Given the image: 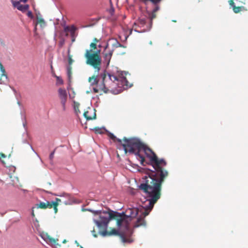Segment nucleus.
Here are the masks:
<instances>
[{
  "instance_id": "1",
  "label": "nucleus",
  "mask_w": 248,
  "mask_h": 248,
  "mask_svg": "<svg viewBox=\"0 0 248 248\" xmlns=\"http://www.w3.org/2000/svg\"><path fill=\"white\" fill-rule=\"evenodd\" d=\"M149 171L151 173L145 172L146 175L142 178L138 187L145 194L146 201L149 202L148 205L141 207L145 210L150 208L151 211L160 198L162 185L168 175V171L162 167H159L157 169L154 167V170L150 169Z\"/></svg>"
},
{
  "instance_id": "2",
  "label": "nucleus",
  "mask_w": 248,
  "mask_h": 248,
  "mask_svg": "<svg viewBox=\"0 0 248 248\" xmlns=\"http://www.w3.org/2000/svg\"><path fill=\"white\" fill-rule=\"evenodd\" d=\"M106 65V64H105ZM106 66L103 70V72L101 73L99 75L97 74V72L94 73V75L92 77L89 78V81L91 82V80L93 79V82L91 83V85H97L99 87V89L105 93L109 92L110 88L111 86H113L112 74L107 71Z\"/></svg>"
},
{
  "instance_id": "3",
  "label": "nucleus",
  "mask_w": 248,
  "mask_h": 248,
  "mask_svg": "<svg viewBox=\"0 0 248 248\" xmlns=\"http://www.w3.org/2000/svg\"><path fill=\"white\" fill-rule=\"evenodd\" d=\"M143 142L140 139L134 137L130 141L128 144L123 145V150L125 154L128 153L131 155H134L137 159L139 160L140 164H143L144 156L140 154L142 149H143Z\"/></svg>"
},
{
  "instance_id": "4",
  "label": "nucleus",
  "mask_w": 248,
  "mask_h": 248,
  "mask_svg": "<svg viewBox=\"0 0 248 248\" xmlns=\"http://www.w3.org/2000/svg\"><path fill=\"white\" fill-rule=\"evenodd\" d=\"M85 57L87 59L86 64L91 65L96 69L95 73L97 72L98 74L101 69L102 62L100 55L96 54L95 51L91 49L86 50Z\"/></svg>"
},
{
  "instance_id": "5",
  "label": "nucleus",
  "mask_w": 248,
  "mask_h": 248,
  "mask_svg": "<svg viewBox=\"0 0 248 248\" xmlns=\"http://www.w3.org/2000/svg\"><path fill=\"white\" fill-rule=\"evenodd\" d=\"M109 222H103V229L102 231H98V234H100L101 236H102L103 237H106V236H110L112 235H118L120 236V237L121 239V241L122 242H131L132 241L131 240H126L124 238V234L123 232H120V231L119 230H117L116 229H113L111 231L108 232V224Z\"/></svg>"
},
{
  "instance_id": "6",
  "label": "nucleus",
  "mask_w": 248,
  "mask_h": 248,
  "mask_svg": "<svg viewBox=\"0 0 248 248\" xmlns=\"http://www.w3.org/2000/svg\"><path fill=\"white\" fill-rule=\"evenodd\" d=\"M108 42L111 43L112 48L109 50L108 53H103L104 54L103 63L106 64V67H108L110 61L115 48H118V46H119V42L116 38H110L108 39Z\"/></svg>"
},
{
  "instance_id": "7",
  "label": "nucleus",
  "mask_w": 248,
  "mask_h": 248,
  "mask_svg": "<svg viewBox=\"0 0 248 248\" xmlns=\"http://www.w3.org/2000/svg\"><path fill=\"white\" fill-rule=\"evenodd\" d=\"M149 214V211L146 210L143 211L141 213L142 216H140L137 218L136 222L134 225L133 228H136L142 226L145 227L146 223L144 217L148 216Z\"/></svg>"
},
{
  "instance_id": "8",
  "label": "nucleus",
  "mask_w": 248,
  "mask_h": 248,
  "mask_svg": "<svg viewBox=\"0 0 248 248\" xmlns=\"http://www.w3.org/2000/svg\"><path fill=\"white\" fill-rule=\"evenodd\" d=\"M147 157L151 160L152 162H154V164L158 167H160V165L166 166L167 162L164 158L159 159L155 154H154V155H147Z\"/></svg>"
},
{
  "instance_id": "9",
  "label": "nucleus",
  "mask_w": 248,
  "mask_h": 248,
  "mask_svg": "<svg viewBox=\"0 0 248 248\" xmlns=\"http://www.w3.org/2000/svg\"><path fill=\"white\" fill-rule=\"evenodd\" d=\"M11 2L13 4V6L15 8H16L19 11L22 12V13H24L29 9V4H21L19 1H15L14 0H11Z\"/></svg>"
},
{
  "instance_id": "10",
  "label": "nucleus",
  "mask_w": 248,
  "mask_h": 248,
  "mask_svg": "<svg viewBox=\"0 0 248 248\" xmlns=\"http://www.w3.org/2000/svg\"><path fill=\"white\" fill-rule=\"evenodd\" d=\"M130 221L131 219H129L127 216L119 217L117 220V230H120L123 223L128 224L129 222Z\"/></svg>"
},
{
  "instance_id": "11",
  "label": "nucleus",
  "mask_w": 248,
  "mask_h": 248,
  "mask_svg": "<svg viewBox=\"0 0 248 248\" xmlns=\"http://www.w3.org/2000/svg\"><path fill=\"white\" fill-rule=\"evenodd\" d=\"M131 164L130 165V166L131 167V169H129V170L132 172H144L145 170L149 171L150 170V169L147 168H142L140 167L138 165L133 164L131 162H130Z\"/></svg>"
},
{
  "instance_id": "12",
  "label": "nucleus",
  "mask_w": 248,
  "mask_h": 248,
  "mask_svg": "<svg viewBox=\"0 0 248 248\" xmlns=\"http://www.w3.org/2000/svg\"><path fill=\"white\" fill-rule=\"evenodd\" d=\"M162 0H141V1L145 4H147L148 1H150L153 4L155 5L154 8L151 12L155 13L160 9V7L158 5Z\"/></svg>"
},
{
  "instance_id": "13",
  "label": "nucleus",
  "mask_w": 248,
  "mask_h": 248,
  "mask_svg": "<svg viewBox=\"0 0 248 248\" xmlns=\"http://www.w3.org/2000/svg\"><path fill=\"white\" fill-rule=\"evenodd\" d=\"M23 126L25 128V132L22 134V142L24 144H29V142L28 141V139L30 138L29 135L27 133V128H26V122H23Z\"/></svg>"
},
{
  "instance_id": "14",
  "label": "nucleus",
  "mask_w": 248,
  "mask_h": 248,
  "mask_svg": "<svg viewBox=\"0 0 248 248\" xmlns=\"http://www.w3.org/2000/svg\"><path fill=\"white\" fill-rule=\"evenodd\" d=\"M78 28L75 26L74 25H72L71 26V29L70 30V36L71 37L72 42H74L76 40V38L77 36V33H76L77 31L78 30Z\"/></svg>"
},
{
  "instance_id": "15",
  "label": "nucleus",
  "mask_w": 248,
  "mask_h": 248,
  "mask_svg": "<svg viewBox=\"0 0 248 248\" xmlns=\"http://www.w3.org/2000/svg\"><path fill=\"white\" fill-rule=\"evenodd\" d=\"M146 13L148 15V18L150 19L149 24L147 26L148 31H150L153 25V20L156 17V15L154 13L148 10L146 11Z\"/></svg>"
},
{
  "instance_id": "16",
  "label": "nucleus",
  "mask_w": 248,
  "mask_h": 248,
  "mask_svg": "<svg viewBox=\"0 0 248 248\" xmlns=\"http://www.w3.org/2000/svg\"><path fill=\"white\" fill-rule=\"evenodd\" d=\"M123 232L124 234V238L126 240H131L132 241L131 242H123V243H128V244H131L133 242V240L131 238V237L132 236L133 233H134V230L133 229H131V230H130L128 232Z\"/></svg>"
},
{
  "instance_id": "17",
  "label": "nucleus",
  "mask_w": 248,
  "mask_h": 248,
  "mask_svg": "<svg viewBox=\"0 0 248 248\" xmlns=\"http://www.w3.org/2000/svg\"><path fill=\"white\" fill-rule=\"evenodd\" d=\"M146 23V20L145 18H141L139 17L138 19L134 23L133 26H138L139 27H143Z\"/></svg>"
},
{
  "instance_id": "18",
  "label": "nucleus",
  "mask_w": 248,
  "mask_h": 248,
  "mask_svg": "<svg viewBox=\"0 0 248 248\" xmlns=\"http://www.w3.org/2000/svg\"><path fill=\"white\" fill-rule=\"evenodd\" d=\"M144 147L143 149H142L144 152L145 155L147 157V155H154V154H155L150 148H149L147 145L143 143Z\"/></svg>"
},
{
  "instance_id": "19",
  "label": "nucleus",
  "mask_w": 248,
  "mask_h": 248,
  "mask_svg": "<svg viewBox=\"0 0 248 248\" xmlns=\"http://www.w3.org/2000/svg\"><path fill=\"white\" fill-rule=\"evenodd\" d=\"M109 212L110 213H109L108 217L110 221L115 219H118V218H119V216L120 215L119 212L112 210H110Z\"/></svg>"
},
{
  "instance_id": "20",
  "label": "nucleus",
  "mask_w": 248,
  "mask_h": 248,
  "mask_svg": "<svg viewBox=\"0 0 248 248\" xmlns=\"http://www.w3.org/2000/svg\"><path fill=\"white\" fill-rule=\"evenodd\" d=\"M129 210H130V214L127 215V216L131 220L133 218H135L138 216L140 209L139 208H136V210L135 211L131 208H129Z\"/></svg>"
},
{
  "instance_id": "21",
  "label": "nucleus",
  "mask_w": 248,
  "mask_h": 248,
  "mask_svg": "<svg viewBox=\"0 0 248 248\" xmlns=\"http://www.w3.org/2000/svg\"><path fill=\"white\" fill-rule=\"evenodd\" d=\"M49 201H46V202H40L35 204V206L37 208L46 209L48 207Z\"/></svg>"
},
{
  "instance_id": "22",
  "label": "nucleus",
  "mask_w": 248,
  "mask_h": 248,
  "mask_svg": "<svg viewBox=\"0 0 248 248\" xmlns=\"http://www.w3.org/2000/svg\"><path fill=\"white\" fill-rule=\"evenodd\" d=\"M59 94L61 99H67V93L65 90L60 88L59 89Z\"/></svg>"
},
{
  "instance_id": "23",
  "label": "nucleus",
  "mask_w": 248,
  "mask_h": 248,
  "mask_svg": "<svg viewBox=\"0 0 248 248\" xmlns=\"http://www.w3.org/2000/svg\"><path fill=\"white\" fill-rule=\"evenodd\" d=\"M93 221L95 224L96 226L98 229V231H102L103 229V222L99 219L93 218Z\"/></svg>"
},
{
  "instance_id": "24",
  "label": "nucleus",
  "mask_w": 248,
  "mask_h": 248,
  "mask_svg": "<svg viewBox=\"0 0 248 248\" xmlns=\"http://www.w3.org/2000/svg\"><path fill=\"white\" fill-rule=\"evenodd\" d=\"M93 117H91L90 116H89L88 115V114L89 113V112L88 111H85L84 114H83V116L84 117L86 118V119L88 121V120H93V119H96V113H95V109L94 108L93 109Z\"/></svg>"
},
{
  "instance_id": "25",
  "label": "nucleus",
  "mask_w": 248,
  "mask_h": 248,
  "mask_svg": "<svg viewBox=\"0 0 248 248\" xmlns=\"http://www.w3.org/2000/svg\"><path fill=\"white\" fill-rule=\"evenodd\" d=\"M39 235L46 243H48V239L49 236L47 233L39 232Z\"/></svg>"
},
{
  "instance_id": "26",
  "label": "nucleus",
  "mask_w": 248,
  "mask_h": 248,
  "mask_svg": "<svg viewBox=\"0 0 248 248\" xmlns=\"http://www.w3.org/2000/svg\"><path fill=\"white\" fill-rule=\"evenodd\" d=\"M102 128L104 129L106 132L108 133L109 138L113 141H115V139H116V136H115L112 133L107 130L104 126L102 127Z\"/></svg>"
},
{
  "instance_id": "27",
  "label": "nucleus",
  "mask_w": 248,
  "mask_h": 248,
  "mask_svg": "<svg viewBox=\"0 0 248 248\" xmlns=\"http://www.w3.org/2000/svg\"><path fill=\"white\" fill-rule=\"evenodd\" d=\"M82 210L83 211H90L91 212H92V213H94L95 215H98L99 214H101V210H93V209H92L91 208H86V209L83 208Z\"/></svg>"
},
{
  "instance_id": "28",
  "label": "nucleus",
  "mask_w": 248,
  "mask_h": 248,
  "mask_svg": "<svg viewBox=\"0 0 248 248\" xmlns=\"http://www.w3.org/2000/svg\"><path fill=\"white\" fill-rule=\"evenodd\" d=\"M57 240H58V239H57ZM47 244H50V245H51L52 246H54V245L60 246V245L58 243H56V240H55L54 238L50 237V236L49 237V238L48 239V243Z\"/></svg>"
},
{
  "instance_id": "29",
  "label": "nucleus",
  "mask_w": 248,
  "mask_h": 248,
  "mask_svg": "<svg viewBox=\"0 0 248 248\" xmlns=\"http://www.w3.org/2000/svg\"><path fill=\"white\" fill-rule=\"evenodd\" d=\"M44 21H45V20L42 17V16L39 12L37 14L36 21L35 23H36V25H38L39 22H44Z\"/></svg>"
},
{
  "instance_id": "30",
  "label": "nucleus",
  "mask_w": 248,
  "mask_h": 248,
  "mask_svg": "<svg viewBox=\"0 0 248 248\" xmlns=\"http://www.w3.org/2000/svg\"><path fill=\"white\" fill-rule=\"evenodd\" d=\"M0 70L2 73V74L1 75V78H2V77H4L6 79H7V76L5 74V69L0 62Z\"/></svg>"
},
{
  "instance_id": "31",
  "label": "nucleus",
  "mask_w": 248,
  "mask_h": 248,
  "mask_svg": "<svg viewBox=\"0 0 248 248\" xmlns=\"http://www.w3.org/2000/svg\"><path fill=\"white\" fill-rule=\"evenodd\" d=\"M141 165L143 166H145L146 165H151L153 167V169H154V167H155V166L154 165V162H151V160H150L149 161L146 160L144 156V160H143V164H141Z\"/></svg>"
},
{
  "instance_id": "32",
  "label": "nucleus",
  "mask_w": 248,
  "mask_h": 248,
  "mask_svg": "<svg viewBox=\"0 0 248 248\" xmlns=\"http://www.w3.org/2000/svg\"><path fill=\"white\" fill-rule=\"evenodd\" d=\"M98 215H99V218L100 219V220L102 222H104L106 221H107V222L110 221L108 216V217H105V216H102L101 214H99Z\"/></svg>"
},
{
  "instance_id": "33",
  "label": "nucleus",
  "mask_w": 248,
  "mask_h": 248,
  "mask_svg": "<svg viewBox=\"0 0 248 248\" xmlns=\"http://www.w3.org/2000/svg\"><path fill=\"white\" fill-rule=\"evenodd\" d=\"M54 195L55 196H58V197H65V198H67L68 199H70V197H71V196H70V195L69 194L67 193H65V192H63L62 193L59 194H54Z\"/></svg>"
},
{
  "instance_id": "34",
  "label": "nucleus",
  "mask_w": 248,
  "mask_h": 248,
  "mask_svg": "<svg viewBox=\"0 0 248 248\" xmlns=\"http://www.w3.org/2000/svg\"><path fill=\"white\" fill-rule=\"evenodd\" d=\"M71 69L72 67L70 65H68L66 66L67 75L69 80L71 78Z\"/></svg>"
},
{
  "instance_id": "35",
  "label": "nucleus",
  "mask_w": 248,
  "mask_h": 248,
  "mask_svg": "<svg viewBox=\"0 0 248 248\" xmlns=\"http://www.w3.org/2000/svg\"><path fill=\"white\" fill-rule=\"evenodd\" d=\"M20 108V109L21 110L20 111V115H21V120L22 121V122H26V118H25V115H24L23 114V112L22 110V109H23V106L22 105V104L21 105V106H18Z\"/></svg>"
},
{
  "instance_id": "36",
  "label": "nucleus",
  "mask_w": 248,
  "mask_h": 248,
  "mask_svg": "<svg viewBox=\"0 0 248 248\" xmlns=\"http://www.w3.org/2000/svg\"><path fill=\"white\" fill-rule=\"evenodd\" d=\"M115 141H117V142H119V145L122 147L121 148V147H119L118 146L117 147L118 149H119V150H123V145H125V144H124L122 143V140L119 139V138H118L116 137V139H115Z\"/></svg>"
},
{
  "instance_id": "37",
  "label": "nucleus",
  "mask_w": 248,
  "mask_h": 248,
  "mask_svg": "<svg viewBox=\"0 0 248 248\" xmlns=\"http://www.w3.org/2000/svg\"><path fill=\"white\" fill-rule=\"evenodd\" d=\"M109 2H110L111 7H110V9L109 10V13H110L111 16H113L114 15V14L115 9H114V8L113 6V4H112V3L111 2V0H109Z\"/></svg>"
},
{
  "instance_id": "38",
  "label": "nucleus",
  "mask_w": 248,
  "mask_h": 248,
  "mask_svg": "<svg viewBox=\"0 0 248 248\" xmlns=\"http://www.w3.org/2000/svg\"><path fill=\"white\" fill-rule=\"evenodd\" d=\"M56 77L57 85H61L63 84V80L60 77L56 76Z\"/></svg>"
},
{
  "instance_id": "39",
  "label": "nucleus",
  "mask_w": 248,
  "mask_h": 248,
  "mask_svg": "<svg viewBox=\"0 0 248 248\" xmlns=\"http://www.w3.org/2000/svg\"><path fill=\"white\" fill-rule=\"evenodd\" d=\"M68 62L69 65H71L73 62V60L72 59L71 56L70 55V50H68Z\"/></svg>"
},
{
  "instance_id": "40",
  "label": "nucleus",
  "mask_w": 248,
  "mask_h": 248,
  "mask_svg": "<svg viewBox=\"0 0 248 248\" xmlns=\"http://www.w3.org/2000/svg\"><path fill=\"white\" fill-rule=\"evenodd\" d=\"M78 105H75L74 107V109L75 113L77 116L78 115V114L80 113L79 109H78Z\"/></svg>"
},
{
  "instance_id": "41",
  "label": "nucleus",
  "mask_w": 248,
  "mask_h": 248,
  "mask_svg": "<svg viewBox=\"0 0 248 248\" xmlns=\"http://www.w3.org/2000/svg\"><path fill=\"white\" fill-rule=\"evenodd\" d=\"M58 204L57 203V202L52 201L50 202H49V206L48 208H51L53 206H57L58 205Z\"/></svg>"
},
{
  "instance_id": "42",
  "label": "nucleus",
  "mask_w": 248,
  "mask_h": 248,
  "mask_svg": "<svg viewBox=\"0 0 248 248\" xmlns=\"http://www.w3.org/2000/svg\"><path fill=\"white\" fill-rule=\"evenodd\" d=\"M92 130L95 131L96 133L100 134L103 133V132L101 130V128H99V127H94V128L92 129Z\"/></svg>"
},
{
  "instance_id": "43",
  "label": "nucleus",
  "mask_w": 248,
  "mask_h": 248,
  "mask_svg": "<svg viewBox=\"0 0 248 248\" xmlns=\"http://www.w3.org/2000/svg\"><path fill=\"white\" fill-rule=\"evenodd\" d=\"M67 101V99H61V104L62 106V109L63 110H65V104Z\"/></svg>"
},
{
  "instance_id": "44",
  "label": "nucleus",
  "mask_w": 248,
  "mask_h": 248,
  "mask_svg": "<svg viewBox=\"0 0 248 248\" xmlns=\"http://www.w3.org/2000/svg\"><path fill=\"white\" fill-rule=\"evenodd\" d=\"M123 140L125 142L124 144H128L130 141H131L132 140V138L128 139L126 137H124Z\"/></svg>"
},
{
  "instance_id": "45",
  "label": "nucleus",
  "mask_w": 248,
  "mask_h": 248,
  "mask_svg": "<svg viewBox=\"0 0 248 248\" xmlns=\"http://www.w3.org/2000/svg\"><path fill=\"white\" fill-rule=\"evenodd\" d=\"M124 231L123 232H128V231H129L130 230H131V229H130L129 226L128 225V224H125L124 226Z\"/></svg>"
},
{
  "instance_id": "46",
  "label": "nucleus",
  "mask_w": 248,
  "mask_h": 248,
  "mask_svg": "<svg viewBox=\"0 0 248 248\" xmlns=\"http://www.w3.org/2000/svg\"><path fill=\"white\" fill-rule=\"evenodd\" d=\"M110 91L113 94H117L121 93L122 90L120 89L119 90H117L116 91L115 90H111Z\"/></svg>"
},
{
  "instance_id": "47",
  "label": "nucleus",
  "mask_w": 248,
  "mask_h": 248,
  "mask_svg": "<svg viewBox=\"0 0 248 248\" xmlns=\"http://www.w3.org/2000/svg\"><path fill=\"white\" fill-rule=\"evenodd\" d=\"M27 11H28L27 14V16L31 18V19L33 18L34 16H33V14H32V12L31 11H30V10H27Z\"/></svg>"
},
{
  "instance_id": "48",
  "label": "nucleus",
  "mask_w": 248,
  "mask_h": 248,
  "mask_svg": "<svg viewBox=\"0 0 248 248\" xmlns=\"http://www.w3.org/2000/svg\"><path fill=\"white\" fill-rule=\"evenodd\" d=\"M134 31L138 32V33H142V32H145L149 31H148V27H147L146 29H143L141 31H139L137 29H134Z\"/></svg>"
},
{
  "instance_id": "49",
  "label": "nucleus",
  "mask_w": 248,
  "mask_h": 248,
  "mask_svg": "<svg viewBox=\"0 0 248 248\" xmlns=\"http://www.w3.org/2000/svg\"><path fill=\"white\" fill-rule=\"evenodd\" d=\"M63 29H64V31L65 32H69L70 30L71 29V26H68L65 25L64 26Z\"/></svg>"
},
{
  "instance_id": "50",
  "label": "nucleus",
  "mask_w": 248,
  "mask_h": 248,
  "mask_svg": "<svg viewBox=\"0 0 248 248\" xmlns=\"http://www.w3.org/2000/svg\"><path fill=\"white\" fill-rule=\"evenodd\" d=\"M55 150L54 149L52 152L50 153L49 155V158L50 160H52L53 157H54V155L55 152Z\"/></svg>"
},
{
  "instance_id": "51",
  "label": "nucleus",
  "mask_w": 248,
  "mask_h": 248,
  "mask_svg": "<svg viewBox=\"0 0 248 248\" xmlns=\"http://www.w3.org/2000/svg\"><path fill=\"white\" fill-rule=\"evenodd\" d=\"M110 210H111V209H109V208H108L107 209V210H101V213L105 214H108V216H109V213H110V212H109Z\"/></svg>"
},
{
  "instance_id": "52",
  "label": "nucleus",
  "mask_w": 248,
  "mask_h": 248,
  "mask_svg": "<svg viewBox=\"0 0 248 248\" xmlns=\"http://www.w3.org/2000/svg\"><path fill=\"white\" fill-rule=\"evenodd\" d=\"M39 24H40V26L41 29H43L46 26V22L45 21L40 22H39Z\"/></svg>"
},
{
  "instance_id": "53",
  "label": "nucleus",
  "mask_w": 248,
  "mask_h": 248,
  "mask_svg": "<svg viewBox=\"0 0 248 248\" xmlns=\"http://www.w3.org/2000/svg\"><path fill=\"white\" fill-rule=\"evenodd\" d=\"M121 82L122 83H124V82H128V80L125 77L123 76L121 78Z\"/></svg>"
},
{
  "instance_id": "54",
  "label": "nucleus",
  "mask_w": 248,
  "mask_h": 248,
  "mask_svg": "<svg viewBox=\"0 0 248 248\" xmlns=\"http://www.w3.org/2000/svg\"><path fill=\"white\" fill-rule=\"evenodd\" d=\"M12 90H13V91L14 92V93H15V95L16 96V99H18V95H20V94H17L16 89L14 88H12Z\"/></svg>"
},
{
  "instance_id": "55",
  "label": "nucleus",
  "mask_w": 248,
  "mask_h": 248,
  "mask_svg": "<svg viewBox=\"0 0 248 248\" xmlns=\"http://www.w3.org/2000/svg\"><path fill=\"white\" fill-rule=\"evenodd\" d=\"M91 233H92V234L93 236L94 237H95V238L97 237V234L96 233V232H95V230H94V228H93V229L92 231H91Z\"/></svg>"
},
{
  "instance_id": "56",
  "label": "nucleus",
  "mask_w": 248,
  "mask_h": 248,
  "mask_svg": "<svg viewBox=\"0 0 248 248\" xmlns=\"http://www.w3.org/2000/svg\"><path fill=\"white\" fill-rule=\"evenodd\" d=\"M112 78L113 84L114 83V82L115 81H118V78L116 76H115L114 75H113V74H112Z\"/></svg>"
},
{
  "instance_id": "57",
  "label": "nucleus",
  "mask_w": 248,
  "mask_h": 248,
  "mask_svg": "<svg viewBox=\"0 0 248 248\" xmlns=\"http://www.w3.org/2000/svg\"><path fill=\"white\" fill-rule=\"evenodd\" d=\"M34 227H35L36 229L39 232V229H40V225L39 223H33Z\"/></svg>"
},
{
  "instance_id": "58",
  "label": "nucleus",
  "mask_w": 248,
  "mask_h": 248,
  "mask_svg": "<svg viewBox=\"0 0 248 248\" xmlns=\"http://www.w3.org/2000/svg\"><path fill=\"white\" fill-rule=\"evenodd\" d=\"M97 87H93V91L94 93H97L98 92V91H99V86H98L97 85H96Z\"/></svg>"
},
{
  "instance_id": "59",
  "label": "nucleus",
  "mask_w": 248,
  "mask_h": 248,
  "mask_svg": "<svg viewBox=\"0 0 248 248\" xmlns=\"http://www.w3.org/2000/svg\"><path fill=\"white\" fill-rule=\"evenodd\" d=\"M108 46H109V42L108 40L107 41V42L106 43L105 46H104V51L106 50V49L108 47Z\"/></svg>"
},
{
  "instance_id": "60",
  "label": "nucleus",
  "mask_w": 248,
  "mask_h": 248,
  "mask_svg": "<svg viewBox=\"0 0 248 248\" xmlns=\"http://www.w3.org/2000/svg\"><path fill=\"white\" fill-rule=\"evenodd\" d=\"M90 47L93 48L94 49L96 48L97 47V45L95 43H92L90 44Z\"/></svg>"
},
{
  "instance_id": "61",
  "label": "nucleus",
  "mask_w": 248,
  "mask_h": 248,
  "mask_svg": "<svg viewBox=\"0 0 248 248\" xmlns=\"http://www.w3.org/2000/svg\"><path fill=\"white\" fill-rule=\"evenodd\" d=\"M64 44V39H62L61 40L60 42H59V46H62Z\"/></svg>"
},
{
  "instance_id": "62",
  "label": "nucleus",
  "mask_w": 248,
  "mask_h": 248,
  "mask_svg": "<svg viewBox=\"0 0 248 248\" xmlns=\"http://www.w3.org/2000/svg\"><path fill=\"white\" fill-rule=\"evenodd\" d=\"M119 214H120L119 216V217H122V216H127V215H126L125 214V212H124V211H123L121 213L119 212Z\"/></svg>"
},
{
  "instance_id": "63",
  "label": "nucleus",
  "mask_w": 248,
  "mask_h": 248,
  "mask_svg": "<svg viewBox=\"0 0 248 248\" xmlns=\"http://www.w3.org/2000/svg\"><path fill=\"white\" fill-rule=\"evenodd\" d=\"M100 52H101V49H96V50H95V54H96L100 55Z\"/></svg>"
},
{
  "instance_id": "64",
  "label": "nucleus",
  "mask_w": 248,
  "mask_h": 248,
  "mask_svg": "<svg viewBox=\"0 0 248 248\" xmlns=\"http://www.w3.org/2000/svg\"><path fill=\"white\" fill-rule=\"evenodd\" d=\"M63 203L65 204V205H68V204H71V202H70L69 201H65Z\"/></svg>"
}]
</instances>
